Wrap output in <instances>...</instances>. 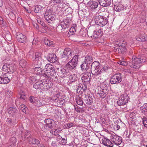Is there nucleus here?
Returning a JSON list of instances; mask_svg holds the SVG:
<instances>
[{
	"label": "nucleus",
	"mask_w": 147,
	"mask_h": 147,
	"mask_svg": "<svg viewBox=\"0 0 147 147\" xmlns=\"http://www.w3.org/2000/svg\"><path fill=\"white\" fill-rule=\"evenodd\" d=\"M146 61V58L142 57L137 58L132 57L131 60L129 63V66L132 68L138 69L140 66L141 64L144 63Z\"/></svg>",
	"instance_id": "nucleus-1"
},
{
	"label": "nucleus",
	"mask_w": 147,
	"mask_h": 147,
	"mask_svg": "<svg viewBox=\"0 0 147 147\" xmlns=\"http://www.w3.org/2000/svg\"><path fill=\"white\" fill-rule=\"evenodd\" d=\"M45 18L49 23L52 24L54 23L56 18V16L52 10L50 8H47L45 13Z\"/></svg>",
	"instance_id": "nucleus-2"
},
{
	"label": "nucleus",
	"mask_w": 147,
	"mask_h": 147,
	"mask_svg": "<svg viewBox=\"0 0 147 147\" xmlns=\"http://www.w3.org/2000/svg\"><path fill=\"white\" fill-rule=\"evenodd\" d=\"M100 83H102L101 86L98 88L97 94H99L100 97L103 98L107 95L108 91L107 86V84L103 82Z\"/></svg>",
	"instance_id": "nucleus-3"
},
{
	"label": "nucleus",
	"mask_w": 147,
	"mask_h": 147,
	"mask_svg": "<svg viewBox=\"0 0 147 147\" xmlns=\"http://www.w3.org/2000/svg\"><path fill=\"white\" fill-rule=\"evenodd\" d=\"M45 73L43 76L47 77L53 76L55 74V72L53 66L50 64H47L45 67Z\"/></svg>",
	"instance_id": "nucleus-4"
},
{
	"label": "nucleus",
	"mask_w": 147,
	"mask_h": 147,
	"mask_svg": "<svg viewBox=\"0 0 147 147\" xmlns=\"http://www.w3.org/2000/svg\"><path fill=\"white\" fill-rule=\"evenodd\" d=\"M95 23L100 26H103L107 23V18L102 16H98L94 19Z\"/></svg>",
	"instance_id": "nucleus-5"
},
{
	"label": "nucleus",
	"mask_w": 147,
	"mask_h": 147,
	"mask_svg": "<svg viewBox=\"0 0 147 147\" xmlns=\"http://www.w3.org/2000/svg\"><path fill=\"white\" fill-rule=\"evenodd\" d=\"M78 59V55L74 56L66 65V67L69 70L74 69L77 65Z\"/></svg>",
	"instance_id": "nucleus-6"
},
{
	"label": "nucleus",
	"mask_w": 147,
	"mask_h": 147,
	"mask_svg": "<svg viewBox=\"0 0 147 147\" xmlns=\"http://www.w3.org/2000/svg\"><path fill=\"white\" fill-rule=\"evenodd\" d=\"M100 69H94L93 71L92 69H91V73L92 75L94 76V78L96 79V81L98 82L101 83L103 82L102 79L101 78V74L100 71Z\"/></svg>",
	"instance_id": "nucleus-7"
},
{
	"label": "nucleus",
	"mask_w": 147,
	"mask_h": 147,
	"mask_svg": "<svg viewBox=\"0 0 147 147\" xmlns=\"http://www.w3.org/2000/svg\"><path fill=\"white\" fill-rule=\"evenodd\" d=\"M128 99L127 95L125 94L121 95L117 101V104L119 106L125 105L128 102Z\"/></svg>",
	"instance_id": "nucleus-8"
},
{
	"label": "nucleus",
	"mask_w": 147,
	"mask_h": 147,
	"mask_svg": "<svg viewBox=\"0 0 147 147\" xmlns=\"http://www.w3.org/2000/svg\"><path fill=\"white\" fill-rule=\"evenodd\" d=\"M122 81V77L120 73L117 74L112 76L110 80L111 84H118Z\"/></svg>",
	"instance_id": "nucleus-9"
},
{
	"label": "nucleus",
	"mask_w": 147,
	"mask_h": 147,
	"mask_svg": "<svg viewBox=\"0 0 147 147\" xmlns=\"http://www.w3.org/2000/svg\"><path fill=\"white\" fill-rule=\"evenodd\" d=\"M110 137L111 140L113 143L116 145L118 146L121 143V138L117 135L115 134H111Z\"/></svg>",
	"instance_id": "nucleus-10"
},
{
	"label": "nucleus",
	"mask_w": 147,
	"mask_h": 147,
	"mask_svg": "<svg viewBox=\"0 0 147 147\" xmlns=\"http://www.w3.org/2000/svg\"><path fill=\"white\" fill-rule=\"evenodd\" d=\"M70 21V20L68 17H66L63 20H60L59 26H61L62 30L64 29L69 27Z\"/></svg>",
	"instance_id": "nucleus-11"
},
{
	"label": "nucleus",
	"mask_w": 147,
	"mask_h": 147,
	"mask_svg": "<svg viewBox=\"0 0 147 147\" xmlns=\"http://www.w3.org/2000/svg\"><path fill=\"white\" fill-rule=\"evenodd\" d=\"M3 71L5 73L4 74L9 73L11 74L13 72L14 69V66L12 64H4L3 67Z\"/></svg>",
	"instance_id": "nucleus-12"
},
{
	"label": "nucleus",
	"mask_w": 147,
	"mask_h": 147,
	"mask_svg": "<svg viewBox=\"0 0 147 147\" xmlns=\"http://www.w3.org/2000/svg\"><path fill=\"white\" fill-rule=\"evenodd\" d=\"M126 42L125 41H121V44H119L117 43L119 46H121V47H118L116 48L115 47L114 49V51L118 52L119 53H124L125 52L126 48L125 47Z\"/></svg>",
	"instance_id": "nucleus-13"
},
{
	"label": "nucleus",
	"mask_w": 147,
	"mask_h": 147,
	"mask_svg": "<svg viewBox=\"0 0 147 147\" xmlns=\"http://www.w3.org/2000/svg\"><path fill=\"white\" fill-rule=\"evenodd\" d=\"M71 51L70 49L65 48L62 55L63 59L65 61L68 59L71 55Z\"/></svg>",
	"instance_id": "nucleus-14"
},
{
	"label": "nucleus",
	"mask_w": 147,
	"mask_h": 147,
	"mask_svg": "<svg viewBox=\"0 0 147 147\" xmlns=\"http://www.w3.org/2000/svg\"><path fill=\"white\" fill-rule=\"evenodd\" d=\"M16 36L17 39L20 42L25 43L27 42V39L26 36L23 34L18 33Z\"/></svg>",
	"instance_id": "nucleus-15"
},
{
	"label": "nucleus",
	"mask_w": 147,
	"mask_h": 147,
	"mask_svg": "<svg viewBox=\"0 0 147 147\" xmlns=\"http://www.w3.org/2000/svg\"><path fill=\"white\" fill-rule=\"evenodd\" d=\"M33 61H37L38 64H41L43 61V60L42 58L40 53H36L35 56L33 57L31 59Z\"/></svg>",
	"instance_id": "nucleus-16"
},
{
	"label": "nucleus",
	"mask_w": 147,
	"mask_h": 147,
	"mask_svg": "<svg viewBox=\"0 0 147 147\" xmlns=\"http://www.w3.org/2000/svg\"><path fill=\"white\" fill-rule=\"evenodd\" d=\"M45 126L46 129H50L53 127L54 125V121L50 119H47L45 120Z\"/></svg>",
	"instance_id": "nucleus-17"
},
{
	"label": "nucleus",
	"mask_w": 147,
	"mask_h": 147,
	"mask_svg": "<svg viewBox=\"0 0 147 147\" xmlns=\"http://www.w3.org/2000/svg\"><path fill=\"white\" fill-rule=\"evenodd\" d=\"M51 81L49 80L42 81V89L45 91L48 90L52 86V84H51Z\"/></svg>",
	"instance_id": "nucleus-18"
},
{
	"label": "nucleus",
	"mask_w": 147,
	"mask_h": 147,
	"mask_svg": "<svg viewBox=\"0 0 147 147\" xmlns=\"http://www.w3.org/2000/svg\"><path fill=\"white\" fill-rule=\"evenodd\" d=\"M103 34V32L102 29L98 26L96 28L93 34V37L94 38H98L102 36Z\"/></svg>",
	"instance_id": "nucleus-19"
},
{
	"label": "nucleus",
	"mask_w": 147,
	"mask_h": 147,
	"mask_svg": "<svg viewBox=\"0 0 147 147\" xmlns=\"http://www.w3.org/2000/svg\"><path fill=\"white\" fill-rule=\"evenodd\" d=\"M68 82L69 84H71L78 80V78L76 74H70L67 75Z\"/></svg>",
	"instance_id": "nucleus-20"
},
{
	"label": "nucleus",
	"mask_w": 147,
	"mask_h": 147,
	"mask_svg": "<svg viewBox=\"0 0 147 147\" xmlns=\"http://www.w3.org/2000/svg\"><path fill=\"white\" fill-rule=\"evenodd\" d=\"M91 74L90 72H86L82 74V80L83 82H88L90 80Z\"/></svg>",
	"instance_id": "nucleus-21"
},
{
	"label": "nucleus",
	"mask_w": 147,
	"mask_h": 147,
	"mask_svg": "<svg viewBox=\"0 0 147 147\" xmlns=\"http://www.w3.org/2000/svg\"><path fill=\"white\" fill-rule=\"evenodd\" d=\"M102 142L103 144L105 146L109 147H113V144L107 138H103Z\"/></svg>",
	"instance_id": "nucleus-22"
},
{
	"label": "nucleus",
	"mask_w": 147,
	"mask_h": 147,
	"mask_svg": "<svg viewBox=\"0 0 147 147\" xmlns=\"http://www.w3.org/2000/svg\"><path fill=\"white\" fill-rule=\"evenodd\" d=\"M87 5L91 9H96L97 7L98 4L97 2L93 1H90L87 3Z\"/></svg>",
	"instance_id": "nucleus-23"
},
{
	"label": "nucleus",
	"mask_w": 147,
	"mask_h": 147,
	"mask_svg": "<svg viewBox=\"0 0 147 147\" xmlns=\"http://www.w3.org/2000/svg\"><path fill=\"white\" fill-rule=\"evenodd\" d=\"M57 70L59 76L61 78L65 76L67 74L65 69L61 67H59L57 68Z\"/></svg>",
	"instance_id": "nucleus-24"
},
{
	"label": "nucleus",
	"mask_w": 147,
	"mask_h": 147,
	"mask_svg": "<svg viewBox=\"0 0 147 147\" xmlns=\"http://www.w3.org/2000/svg\"><path fill=\"white\" fill-rule=\"evenodd\" d=\"M48 60L51 63H55L57 60V57L54 54H49L47 57Z\"/></svg>",
	"instance_id": "nucleus-25"
},
{
	"label": "nucleus",
	"mask_w": 147,
	"mask_h": 147,
	"mask_svg": "<svg viewBox=\"0 0 147 147\" xmlns=\"http://www.w3.org/2000/svg\"><path fill=\"white\" fill-rule=\"evenodd\" d=\"M99 2L100 5L104 7L109 6L111 4V0H99Z\"/></svg>",
	"instance_id": "nucleus-26"
},
{
	"label": "nucleus",
	"mask_w": 147,
	"mask_h": 147,
	"mask_svg": "<svg viewBox=\"0 0 147 147\" xmlns=\"http://www.w3.org/2000/svg\"><path fill=\"white\" fill-rule=\"evenodd\" d=\"M8 113L11 115L13 117H16L18 115V112L17 109L15 108L10 107L8 109Z\"/></svg>",
	"instance_id": "nucleus-27"
},
{
	"label": "nucleus",
	"mask_w": 147,
	"mask_h": 147,
	"mask_svg": "<svg viewBox=\"0 0 147 147\" xmlns=\"http://www.w3.org/2000/svg\"><path fill=\"white\" fill-rule=\"evenodd\" d=\"M135 39L139 41H144L147 40V38H145L143 35L139 33L135 37Z\"/></svg>",
	"instance_id": "nucleus-28"
},
{
	"label": "nucleus",
	"mask_w": 147,
	"mask_h": 147,
	"mask_svg": "<svg viewBox=\"0 0 147 147\" xmlns=\"http://www.w3.org/2000/svg\"><path fill=\"white\" fill-rule=\"evenodd\" d=\"M85 100L87 105H90L93 102L92 96L90 95H86L85 98Z\"/></svg>",
	"instance_id": "nucleus-29"
},
{
	"label": "nucleus",
	"mask_w": 147,
	"mask_h": 147,
	"mask_svg": "<svg viewBox=\"0 0 147 147\" xmlns=\"http://www.w3.org/2000/svg\"><path fill=\"white\" fill-rule=\"evenodd\" d=\"M10 80L8 77H0V84H4L8 83Z\"/></svg>",
	"instance_id": "nucleus-30"
},
{
	"label": "nucleus",
	"mask_w": 147,
	"mask_h": 147,
	"mask_svg": "<svg viewBox=\"0 0 147 147\" xmlns=\"http://www.w3.org/2000/svg\"><path fill=\"white\" fill-rule=\"evenodd\" d=\"M34 73L36 75H41L42 74L43 69L39 67H36L33 69Z\"/></svg>",
	"instance_id": "nucleus-31"
},
{
	"label": "nucleus",
	"mask_w": 147,
	"mask_h": 147,
	"mask_svg": "<svg viewBox=\"0 0 147 147\" xmlns=\"http://www.w3.org/2000/svg\"><path fill=\"white\" fill-rule=\"evenodd\" d=\"M57 9L61 11H66L68 9L67 8L66 4L63 3L58 5Z\"/></svg>",
	"instance_id": "nucleus-32"
},
{
	"label": "nucleus",
	"mask_w": 147,
	"mask_h": 147,
	"mask_svg": "<svg viewBox=\"0 0 147 147\" xmlns=\"http://www.w3.org/2000/svg\"><path fill=\"white\" fill-rule=\"evenodd\" d=\"M42 81L36 82L33 85V87L36 89H42Z\"/></svg>",
	"instance_id": "nucleus-33"
},
{
	"label": "nucleus",
	"mask_w": 147,
	"mask_h": 147,
	"mask_svg": "<svg viewBox=\"0 0 147 147\" xmlns=\"http://www.w3.org/2000/svg\"><path fill=\"white\" fill-rule=\"evenodd\" d=\"M77 25L76 24H74L73 26L70 29L69 31L68 32L69 34L73 35L75 34L76 30Z\"/></svg>",
	"instance_id": "nucleus-34"
},
{
	"label": "nucleus",
	"mask_w": 147,
	"mask_h": 147,
	"mask_svg": "<svg viewBox=\"0 0 147 147\" xmlns=\"http://www.w3.org/2000/svg\"><path fill=\"white\" fill-rule=\"evenodd\" d=\"M100 64L99 62L97 61L94 62L91 65V69H92L93 71L94 70V69H100Z\"/></svg>",
	"instance_id": "nucleus-35"
},
{
	"label": "nucleus",
	"mask_w": 147,
	"mask_h": 147,
	"mask_svg": "<svg viewBox=\"0 0 147 147\" xmlns=\"http://www.w3.org/2000/svg\"><path fill=\"white\" fill-rule=\"evenodd\" d=\"M140 110L142 114L146 116H147V104L141 107Z\"/></svg>",
	"instance_id": "nucleus-36"
},
{
	"label": "nucleus",
	"mask_w": 147,
	"mask_h": 147,
	"mask_svg": "<svg viewBox=\"0 0 147 147\" xmlns=\"http://www.w3.org/2000/svg\"><path fill=\"white\" fill-rule=\"evenodd\" d=\"M93 61V58L91 56L88 55L85 57V63L87 64L91 63Z\"/></svg>",
	"instance_id": "nucleus-37"
},
{
	"label": "nucleus",
	"mask_w": 147,
	"mask_h": 147,
	"mask_svg": "<svg viewBox=\"0 0 147 147\" xmlns=\"http://www.w3.org/2000/svg\"><path fill=\"white\" fill-rule=\"evenodd\" d=\"M44 101L42 100H40L38 98V100L36 101L34 105L35 106L40 107L43 105L45 103Z\"/></svg>",
	"instance_id": "nucleus-38"
},
{
	"label": "nucleus",
	"mask_w": 147,
	"mask_h": 147,
	"mask_svg": "<svg viewBox=\"0 0 147 147\" xmlns=\"http://www.w3.org/2000/svg\"><path fill=\"white\" fill-rule=\"evenodd\" d=\"M19 109L20 110L22 111L23 113H26L28 112V108L24 105H20L19 106Z\"/></svg>",
	"instance_id": "nucleus-39"
},
{
	"label": "nucleus",
	"mask_w": 147,
	"mask_h": 147,
	"mask_svg": "<svg viewBox=\"0 0 147 147\" xmlns=\"http://www.w3.org/2000/svg\"><path fill=\"white\" fill-rule=\"evenodd\" d=\"M11 143L12 142L11 145L9 146L8 147H15L16 142V139L14 137L11 138L10 140Z\"/></svg>",
	"instance_id": "nucleus-40"
},
{
	"label": "nucleus",
	"mask_w": 147,
	"mask_h": 147,
	"mask_svg": "<svg viewBox=\"0 0 147 147\" xmlns=\"http://www.w3.org/2000/svg\"><path fill=\"white\" fill-rule=\"evenodd\" d=\"M61 131V130L60 129H56L51 130L50 132L52 134V135H57V134Z\"/></svg>",
	"instance_id": "nucleus-41"
},
{
	"label": "nucleus",
	"mask_w": 147,
	"mask_h": 147,
	"mask_svg": "<svg viewBox=\"0 0 147 147\" xmlns=\"http://www.w3.org/2000/svg\"><path fill=\"white\" fill-rule=\"evenodd\" d=\"M38 100V98L34 97L32 96H30L29 97V100L30 102L32 103L35 104L36 102Z\"/></svg>",
	"instance_id": "nucleus-42"
},
{
	"label": "nucleus",
	"mask_w": 147,
	"mask_h": 147,
	"mask_svg": "<svg viewBox=\"0 0 147 147\" xmlns=\"http://www.w3.org/2000/svg\"><path fill=\"white\" fill-rule=\"evenodd\" d=\"M76 101L77 103L79 105H82L83 104L82 99L80 97L78 96L76 98Z\"/></svg>",
	"instance_id": "nucleus-43"
},
{
	"label": "nucleus",
	"mask_w": 147,
	"mask_h": 147,
	"mask_svg": "<svg viewBox=\"0 0 147 147\" xmlns=\"http://www.w3.org/2000/svg\"><path fill=\"white\" fill-rule=\"evenodd\" d=\"M74 108L75 110L78 112L80 113L84 111L82 108L79 107L77 105H74Z\"/></svg>",
	"instance_id": "nucleus-44"
},
{
	"label": "nucleus",
	"mask_w": 147,
	"mask_h": 147,
	"mask_svg": "<svg viewBox=\"0 0 147 147\" xmlns=\"http://www.w3.org/2000/svg\"><path fill=\"white\" fill-rule=\"evenodd\" d=\"M30 144H38L39 143V141L35 138H31L29 141Z\"/></svg>",
	"instance_id": "nucleus-45"
},
{
	"label": "nucleus",
	"mask_w": 147,
	"mask_h": 147,
	"mask_svg": "<svg viewBox=\"0 0 147 147\" xmlns=\"http://www.w3.org/2000/svg\"><path fill=\"white\" fill-rule=\"evenodd\" d=\"M43 9V7L42 6L40 5H38L35 7L34 11L35 12L37 13H38L40 10H42Z\"/></svg>",
	"instance_id": "nucleus-46"
},
{
	"label": "nucleus",
	"mask_w": 147,
	"mask_h": 147,
	"mask_svg": "<svg viewBox=\"0 0 147 147\" xmlns=\"http://www.w3.org/2000/svg\"><path fill=\"white\" fill-rule=\"evenodd\" d=\"M19 64L21 67H25L27 64V63L25 60L22 59L20 61Z\"/></svg>",
	"instance_id": "nucleus-47"
},
{
	"label": "nucleus",
	"mask_w": 147,
	"mask_h": 147,
	"mask_svg": "<svg viewBox=\"0 0 147 147\" xmlns=\"http://www.w3.org/2000/svg\"><path fill=\"white\" fill-rule=\"evenodd\" d=\"M124 7L121 4H120L118 5H117L115 7V10L116 11H120L121 10L124 9Z\"/></svg>",
	"instance_id": "nucleus-48"
},
{
	"label": "nucleus",
	"mask_w": 147,
	"mask_h": 147,
	"mask_svg": "<svg viewBox=\"0 0 147 147\" xmlns=\"http://www.w3.org/2000/svg\"><path fill=\"white\" fill-rule=\"evenodd\" d=\"M17 21L18 24L21 27L24 25V22L21 18H18L17 19Z\"/></svg>",
	"instance_id": "nucleus-49"
},
{
	"label": "nucleus",
	"mask_w": 147,
	"mask_h": 147,
	"mask_svg": "<svg viewBox=\"0 0 147 147\" xmlns=\"http://www.w3.org/2000/svg\"><path fill=\"white\" fill-rule=\"evenodd\" d=\"M12 92L10 90H6L5 93V95L8 98L10 97L12 95Z\"/></svg>",
	"instance_id": "nucleus-50"
},
{
	"label": "nucleus",
	"mask_w": 147,
	"mask_h": 147,
	"mask_svg": "<svg viewBox=\"0 0 147 147\" xmlns=\"http://www.w3.org/2000/svg\"><path fill=\"white\" fill-rule=\"evenodd\" d=\"M79 86H78V88L77 89V91L79 90V92H80V91L82 92V91H84V90L86 89V87L85 85H84V86H82V87L80 85H79Z\"/></svg>",
	"instance_id": "nucleus-51"
},
{
	"label": "nucleus",
	"mask_w": 147,
	"mask_h": 147,
	"mask_svg": "<svg viewBox=\"0 0 147 147\" xmlns=\"http://www.w3.org/2000/svg\"><path fill=\"white\" fill-rule=\"evenodd\" d=\"M45 44L49 46L53 45V42L49 40H46L45 41Z\"/></svg>",
	"instance_id": "nucleus-52"
},
{
	"label": "nucleus",
	"mask_w": 147,
	"mask_h": 147,
	"mask_svg": "<svg viewBox=\"0 0 147 147\" xmlns=\"http://www.w3.org/2000/svg\"><path fill=\"white\" fill-rule=\"evenodd\" d=\"M87 64L85 63H83L81 65V67L82 70H86L87 68Z\"/></svg>",
	"instance_id": "nucleus-53"
},
{
	"label": "nucleus",
	"mask_w": 147,
	"mask_h": 147,
	"mask_svg": "<svg viewBox=\"0 0 147 147\" xmlns=\"http://www.w3.org/2000/svg\"><path fill=\"white\" fill-rule=\"evenodd\" d=\"M25 138H28L31 137V135L30 134V131H26L25 132L24 134Z\"/></svg>",
	"instance_id": "nucleus-54"
},
{
	"label": "nucleus",
	"mask_w": 147,
	"mask_h": 147,
	"mask_svg": "<svg viewBox=\"0 0 147 147\" xmlns=\"http://www.w3.org/2000/svg\"><path fill=\"white\" fill-rule=\"evenodd\" d=\"M8 15L11 19H13L15 18V15L14 13L11 11H10Z\"/></svg>",
	"instance_id": "nucleus-55"
},
{
	"label": "nucleus",
	"mask_w": 147,
	"mask_h": 147,
	"mask_svg": "<svg viewBox=\"0 0 147 147\" xmlns=\"http://www.w3.org/2000/svg\"><path fill=\"white\" fill-rule=\"evenodd\" d=\"M142 120L144 126L147 127V118L144 117L142 119Z\"/></svg>",
	"instance_id": "nucleus-56"
},
{
	"label": "nucleus",
	"mask_w": 147,
	"mask_h": 147,
	"mask_svg": "<svg viewBox=\"0 0 147 147\" xmlns=\"http://www.w3.org/2000/svg\"><path fill=\"white\" fill-rule=\"evenodd\" d=\"M117 63L119 65L124 66H126L127 64V62L123 61H118Z\"/></svg>",
	"instance_id": "nucleus-57"
},
{
	"label": "nucleus",
	"mask_w": 147,
	"mask_h": 147,
	"mask_svg": "<svg viewBox=\"0 0 147 147\" xmlns=\"http://www.w3.org/2000/svg\"><path fill=\"white\" fill-rule=\"evenodd\" d=\"M57 101L59 103L60 105H63L65 102L64 99L62 98H60Z\"/></svg>",
	"instance_id": "nucleus-58"
},
{
	"label": "nucleus",
	"mask_w": 147,
	"mask_h": 147,
	"mask_svg": "<svg viewBox=\"0 0 147 147\" xmlns=\"http://www.w3.org/2000/svg\"><path fill=\"white\" fill-rule=\"evenodd\" d=\"M60 95V93H58L53 97V99L54 100H57L58 98L59 97Z\"/></svg>",
	"instance_id": "nucleus-59"
},
{
	"label": "nucleus",
	"mask_w": 147,
	"mask_h": 147,
	"mask_svg": "<svg viewBox=\"0 0 147 147\" xmlns=\"http://www.w3.org/2000/svg\"><path fill=\"white\" fill-rule=\"evenodd\" d=\"M54 3L55 4L59 3L61 4L63 3V0H53Z\"/></svg>",
	"instance_id": "nucleus-60"
},
{
	"label": "nucleus",
	"mask_w": 147,
	"mask_h": 147,
	"mask_svg": "<svg viewBox=\"0 0 147 147\" xmlns=\"http://www.w3.org/2000/svg\"><path fill=\"white\" fill-rule=\"evenodd\" d=\"M61 144H62L63 145H65L66 144L67 142V140L65 139H64L62 138L61 142Z\"/></svg>",
	"instance_id": "nucleus-61"
},
{
	"label": "nucleus",
	"mask_w": 147,
	"mask_h": 147,
	"mask_svg": "<svg viewBox=\"0 0 147 147\" xmlns=\"http://www.w3.org/2000/svg\"><path fill=\"white\" fill-rule=\"evenodd\" d=\"M57 140L59 142H60L62 139V137L59 135H57Z\"/></svg>",
	"instance_id": "nucleus-62"
},
{
	"label": "nucleus",
	"mask_w": 147,
	"mask_h": 147,
	"mask_svg": "<svg viewBox=\"0 0 147 147\" xmlns=\"http://www.w3.org/2000/svg\"><path fill=\"white\" fill-rule=\"evenodd\" d=\"M38 39L37 38H34L33 41L32 45H36V44L38 43Z\"/></svg>",
	"instance_id": "nucleus-63"
},
{
	"label": "nucleus",
	"mask_w": 147,
	"mask_h": 147,
	"mask_svg": "<svg viewBox=\"0 0 147 147\" xmlns=\"http://www.w3.org/2000/svg\"><path fill=\"white\" fill-rule=\"evenodd\" d=\"M107 69V67H104L101 69V70H100V71L101 74L104 72H105V71H106V70Z\"/></svg>",
	"instance_id": "nucleus-64"
}]
</instances>
